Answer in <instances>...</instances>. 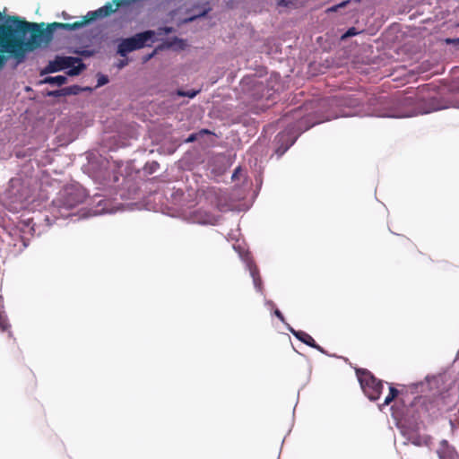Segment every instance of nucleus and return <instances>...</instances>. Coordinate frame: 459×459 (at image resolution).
I'll return each instance as SVG.
<instances>
[{
    "instance_id": "nucleus-29",
    "label": "nucleus",
    "mask_w": 459,
    "mask_h": 459,
    "mask_svg": "<svg viewBox=\"0 0 459 459\" xmlns=\"http://www.w3.org/2000/svg\"><path fill=\"white\" fill-rule=\"evenodd\" d=\"M127 64H128L127 59H123V60H120V61L116 65V66H117L118 69H122L123 67H125L126 65H127Z\"/></svg>"
},
{
    "instance_id": "nucleus-44",
    "label": "nucleus",
    "mask_w": 459,
    "mask_h": 459,
    "mask_svg": "<svg viewBox=\"0 0 459 459\" xmlns=\"http://www.w3.org/2000/svg\"><path fill=\"white\" fill-rule=\"evenodd\" d=\"M1 53H3L2 51H0Z\"/></svg>"
},
{
    "instance_id": "nucleus-30",
    "label": "nucleus",
    "mask_w": 459,
    "mask_h": 459,
    "mask_svg": "<svg viewBox=\"0 0 459 459\" xmlns=\"http://www.w3.org/2000/svg\"><path fill=\"white\" fill-rule=\"evenodd\" d=\"M7 62V57L0 54V70H2Z\"/></svg>"
},
{
    "instance_id": "nucleus-8",
    "label": "nucleus",
    "mask_w": 459,
    "mask_h": 459,
    "mask_svg": "<svg viewBox=\"0 0 459 459\" xmlns=\"http://www.w3.org/2000/svg\"><path fill=\"white\" fill-rule=\"evenodd\" d=\"M233 248L238 252L240 259L245 264L246 268L249 271L250 276L253 279V283L255 290L262 292V280L259 275V271L256 265L254 264L249 252L245 250V247L241 244H234Z\"/></svg>"
},
{
    "instance_id": "nucleus-9",
    "label": "nucleus",
    "mask_w": 459,
    "mask_h": 459,
    "mask_svg": "<svg viewBox=\"0 0 459 459\" xmlns=\"http://www.w3.org/2000/svg\"><path fill=\"white\" fill-rule=\"evenodd\" d=\"M299 134L294 131V126L288 127L285 131L280 133L276 136V141L279 146L276 149V153L280 157L294 144Z\"/></svg>"
},
{
    "instance_id": "nucleus-11",
    "label": "nucleus",
    "mask_w": 459,
    "mask_h": 459,
    "mask_svg": "<svg viewBox=\"0 0 459 459\" xmlns=\"http://www.w3.org/2000/svg\"><path fill=\"white\" fill-rule=\"evenodd\" d=\"M437 454L439 459H459L455 447L445 439L439 442Z\"/></svg>"
},
{
    "instance_id": "nucleus-25",
    "label": "nucleus",
    "mask_w": 459,
    "mask_h": 459,
    "mask_svg": "<svg viewBox=\"0 0 459 459\" xmlns=\"http://www.w3.org/2000/svg\"><path fill=\"white\" fill-rule=\"evenodd\" d=\"M117 181H118V175L117 173H113L112 179L109 178L106 185H108V186H112L113 184L117 183Z\"/></svg>"
},
{
    "instance_id": "nucleus-39",
    "label": "nucleus",
    "mask_w": 459,
    "mask_h": 459,
    "mask_svg": "<svg viewBox=\"0 0 459 459\" xmlns=\"http://www.w3.org/2000/svg\"><path fill=\"white\" fill-rule=\"evenodd\" d=\"M62 17H63L65 20H68V19H70V18H71V16H70L68 13H66L65 12H63V13H62Z\"/></svg>"
},
{
    "instance_id": "nucleus-2",
    "label": "nucleus",
    "mask_w": 459,
    "mask_h": 459,
    "mask_svg": "<svg viewBox=\"0 0 459 459\" xmlns=\"http://www.w3.org/2000/svg\"><path fill=\"white\" fill-rule=\"evenodd\" d=\"M85 189L77 183L65 186L52 202L51 214L54 218H71L75 221L79 219L90 216L100 215L103 213H113L116 212L110 200L95 195L90 202L91 208H82L79 211L74 210L86 198Z\"/></svg>"
},
{
    "instance_id": "nucleus-31",
    "label": "nucleus",
    "mask_w": 459,
    "mask_h": 459,
    "mask_svg": "<svg viewBox=\"0 0 459 459\" xmlns=\"http://www.w3.org/2000/svg\"><path fill=\"white\" fill-rule=\"evenodd\" d=\"M337 10H338V6H337V4H335V5H333V6L329 7L326 10V12L327 13H333V12H336Z\"/></svg>"
},
{
    "instance_id": "nucleus-10",
    "label": "nucleus",
    "mask_w": 459,
    "mask_h": 459,
    "mask_svg": "<svg viewBox=\"0 0 459 459\" xmlns=\"http://www.w3.org/2000/svg\"><path fill=\"white\" fill-rule=\"evenodd\" d=\"M76 61H78V57L57 56L54 60L48 62L41 74L62 71L74 65Z\"/></svg>"
},
{
    "instance_id": "nucleus-24",
    "label": "nucleus",
    "mask_w": 459,
    "mask_h": 459,
    "mask_svg": "<svg viewBox=\"0 0 459 459\" xmlns=\"http://www.w3.org/2000/svg\"><path fill=\"white\" fill-rule=\"evenodd\" d=\"M359 32L357 31V30L352 27V28H350L342 36V38H348V37H352V36H355L357 35Z\"/></svg>"
},
{
    "instance_id": "nucleus-38",
    "label": "nucleus",
    "mask_w": 459,
    "mask_h": 459,
    "mask_svg": "<svg viewBox=\"0 0 459 459\" xmlns=\"http://www.w3.org/2000/svg\"><path fill=\"white\" fill-rule=\"evenodd\" d=\"M278 4L281 5V6H287L288 5V2L286 0H280L278 2Z\"/></svg>"
},
{
    "instance_id": "nucleus-13",
    "label": "nucleus",
    "mask_w": 459,
    "mask_h": 459,
    "mask_svg": "<svg viewBox=\"0 0 459 459\" xmlns=\"http://www.w3.org/2000/svg\"><path fill=\"white\" fill-rule=\"evenodd\" d=\"M221 193H217L215 190H210L207 193L206 200L209 201V206L215 207L220 212H225L229 208L226 204L221 202Z\"/></svg>"
},
{
    "instance_id": "nucleus-36",
    "label": "nucleus",
    "mask_w": 459,
    "mask_h": 459,
    "mask_svg": "<svg viewBox=\"0 0 459 459\" xmlns=\"http://www.w3.org/2000/svg\"><path fill=\"white\" fill-rule=\"evenodd\" d=\"M265 306H267L268 307H273L274 304L273 301L271 300H265Z\"/></svg>"
},
{
    "instance_id": "nucleus-27",
    "label": "nucleus",
    "mask_w": 459,
    "mask_h": 459,
    "mask_svg": "<svg viewBox=\"0 0 459 459\" xmlns=\"http://www.w3.org/2000/svg\"><path fill=\"white\" fill-rule=\"evenodd\" d=\"M199 136L198 133L191 134L186 140V143H193L196 141L197 137Z\"/></svg>"
},
{
    "instance_id": "nucleus-14",
    "label": "nucleus",
    "mask_w": 459,
    "mask_h": 459,
    "mask_svg": "<svg viewBox=\"0 0 459 459\" xmlns=\"http://www.w3.org/2000/svg\"><path fill=\"white\" fill-rule=\"evenodd\" d=\"M287 329L300 342L307 346H316V342L311 335L303 331H296L290 325L286 324Z\"/></svg>"
},
{
    "instance_id": "nucleus-42",
    "label": "nucleus",
    "mask_w": 459,
    "mask_h": 459,
    "mask_svg": "<svg viewBox=\"0 0 459 459\" xmlns=\"http://www.w3.org/2000/svg\"><path fill=\"white\" fill-rule=\"evenodd\" d=\"M176 195H183V193H182V192H179V191H176Z\"/></svg>"
},
{
    "instance_id": "nucleus-18",
    "label": "nucleus",
    "mask_w": 459,
    "mask_h": 459,
    "mask_svg": "<svg viewBox=\"0 0 459 459\" xmlns=\"http://www.w3.org/2000/svg\"><path fill=\"white\" fill-rule=\"evenodd\" d=\"M198 92H199V91H185L178 90L177 91V95L181 96V97H188L190 99H193V98H195L198 94Z\"/></svg>"
},
{
    "instance_id": "nucleus-37",
    "label": "nucleus",
    "mask_w": 459,
    "mask_h": 459,
    "mask_svg": "<svg viewBox=\"0 0 459 459\" xmlns=\"http://www.w3.org/2000/svg\"><path fill=\"white\" fill-rule=\"evenodd\" d=\"M312 348L316 349L320 352H323V353L325 352L324 349L316 343V346H312Z\"/></svg>"
},
{
    "instance_id": "nucleus-23",
    "label": "nucleus",
    "mask_w": 459,
    "mask_h": 459,
    "mask_svg": "<svg viewBox=\"0 0 459 459\" xmlns=\"http://www.w3.org/2000/svg\"><path fill=\"white\" fill-rule=\"evenodd\" d=\"M48 96L52 97H60V96H65L64 88L61 90L52 91L48 93Z\"/></svg>"
},
{
    "instance_id": "nucleus-15",
    "label": "nucleus",
    "mask_w": 459,
    "mask_h": 459,
    "mask_svg": "<svg viewBox=\"0 0 459 459\" xmlns=\"http://www.w3.org/2000/svg\"><path fill=\"white\" fill-rule=\"evenodd\" d=\"M67 82L65 75L48 76L41 81V83L61 86Z\"/></svg>"
},
{
    "instance_id": "nucleus-6",
    "label": "nucleus",
    "mask_w": 459,
    "mask_h": 459,
    "mask_svg": "<svg viewBox=\"0 0 459 459\" xmlns=\"http://www.w3.org/2000/svg\"><path fill=\"white\" fill-rule=\"evenodd\" d=\"M155 34L153 30H145L132 37L122 39L117 45V52L119 56L125 57L132 51L149 46L148 41L152 42Z\"/></svg>"
},
{
    "instance_id": "nucleus-16",
    "label": "nucleus",
    "mask_w": 459,
    "mask_h": 459,
    "mask_svg": "<svg viewBox=\"0 0 459 459\" xmlns=\"http://www.w3.org/2000/svg\"><path fill=\"white\" fill-rule=\"evenodd\" d=\"M86 68L82 59L78 57V61L72 66L68 67L67 74L70 76H75L80 74Z\"/></svg>"
},
{
    "instance_id": "nucleus-32",
    "label": "nucleus",
    "mask_w": 459,
    "mask_h": 459,
    "mask_svg": "<svg viewBox=\"0 0 459 459\" xmlns=\"http://www.w3.org/2000/svg\"><path fill=\"white\" fill-rule=\"evenodd\" d=\"M349 3H350V0H346V1H343V2H342V3H340V4H337L338 9H339V8H342V7L346 6Z\"/></svg>"
},
{
    "instance_id": "nucleus-5",
    "label": "nucleus",
    "mask_w": 459,
    "mask_h": 459,
    "mask_svg": "<svg viewBox=\"0 0 459 459\" xmlns=\"http://www.w3.org/2000/svg\"><path fill=\"white\" fill-rule=\"evenodd\" d=\"M178 216L183 220L200 225H215L220 216L213 213L205 203L200 201L196 204L181 205L178 208Z\"/></svg>"
},
{
    "instance_id": "nucleus-3",
    "label": "nucleus",
    "mask_w": 459,
    "mask_h": 459,
    "mask_svg": "<svg viewBox=\"0 0 459 459\" xmlns=\"http://www.w3.org/2000/svg\"><path fill=\"white\" fill-rule=\"evenodd\" d=\"M39 24L21 21L18 16L3 15L0 12V51L7 52L16 65L25 61L28 54L35 50V35L25 40L30 30H39Z\"/></svg>"
},
{
    "instance_id": "nucleus-17",
    "label": "nucleus",
    "mask_w": 459,
    "mask_h": 459,
    "mask_svg": "<svg viewBox=\"0 0 459 459\" xmlns=\"http://www.w3.org/2000/svg\"><path fill=\"white\" fill-rule=\"evenodd\" d=\"M398 394V390L393 386L389 388V394L385 397L384 403L381 406L388 405Z\"/></svg>"
},
{
    "instance_id": "nucleus-1",
    "label": "nucleus",
    "mask_w": 459,
    "mask_h": 459,
    "mask_svg": "<svg viewBox=\"0 0 459 459\" xmlns=\"http://www.w3.org/2000/svg\"><path fill=\"white\" fill-rule=\"evenodd\" d=\"M444 108L437 99L435 87L430 84H424L395 97L393 100L392 107L387 110H373L362 113L360 110L354 109L353 111H342L334 117L374 115L377 117L403 118L429 114Z\"/></svg>"
},
{
    "instance_id": "nucleus-26",
    "label": "nucleus",
    "mask_w": 459,
    "mask_h": 459,
    "mask_svg": "<svg viewBox=\"0 0 459 459\" xmlns=\"http://www.w3.org/2000/svg\"><path fill=\"white\" fill-rule=\"evenodd\" d=\"M157 53V49L153 50L152 53L143 56V63H146L148 62L150 59H152Z\"/></svg>"
},
{
    "instance_id": "nucleus-35",
    "label": "nucleus",
    "mask_w": 459,
    "mask_h": 459,
    "mask_svg": "<svg viewBox=\"0 0 459 459\" xmlns=\"http://www.w3.org/2000/svg\"><path fill=\"white\" fill-rule=\"evenodd\" d=\"M208 134H211V132L207 129H202L201 131L198 132L199 135Z\"/></svg>"
},
{
    "instance_id": "nucleus-19",
    "label": "nucleus",
    "mask_w": 459,
    "mask_h": 459,
    "mask_svg": "<svg viewBox=\"0 0 459 459\" xmlns=\"http://www.w3.org/2000/svg\"><path fill=\"white\" fill-rule=\"evenodd\" d=\"M80 91L79 86L74 85L64 88V91L65 95L77 94Z\"/></svg>"
},
{
    "instance_id": "nucleus-12",
    "label": "nucleus",
    "mask_w": 459,
    "mask_h": 459,
    "mask_svg": "<svg viewBox=\"0 0 459 459\" xmlns=\"http://www.w3.org/2000/svg\"><path fill=\"white\" fill-rule=\"evenodd\" d=\"M360 95V93H353L342 96L340 100H335V105L356 108L362 102Z\"/></svg>"
},
{
    "instance_id": "nucleus-34",
    "label": "nucleus",
    "mask_w": 459,
    "mask_h": 459,
    "mask_svg": "<svg viewBox=\"0 0 459 459\" xmlns=\"http://www.w3.org/2000/svg\"><path fill=\"white\" fill-rule=\"evenodd\" d=\"M240 170H241V169H240V168H237V169L234 170V172H233V174H232V178H233V179H234L235 178H237V176H238V173L240 172Z\"/></svg>"
},
{
    "instance_id": "nucleus-40",
    "label": "nucleus",
    "mask_w": 459,
    "mask_h": 459,
    "mask_svg": "<svg viewBox=\"0 0 459 459\" xmlns=\"http://www.w3.org/2000/svg\"><path fill=\"white\" fill-rule=\"evenodd\" d=\"M459 42V38L456 39H448L447 42Z\"/></svg>"
},
{
    "instance_id": "nucleus-33",
    "label": "nucleus",
    "mask_w": 459,
    "mask_h": 459,
    "mask_svg": "<svg viewBox=\"0 0 459 459\" xmlns=\"http://www.w3.org/2000/svg\"><path fill=\"white\" fill-rule=\"evenodd\" d=\"M207 12H208V10H205V11H204L201 14L196 15V16H194V17H191V18H189L187 21H193V20H195L196 17L204 16V15H205V14L207 13Z\"/></svg>"
},
{
    "instance_id": "nucleus-7",
    "label": "nucleus",
    "mask_w": 459,
    "mask_h": 459,
    "mask_svg": "<svg viewBox=\"0 0 459 459\" xmlns=\"http://www.w3.org/2000/svg\"><path fill=\"white\" fill-rule=\"evenodd\" d=\"M356 374L361 389L368 399L371 401L378 399L383 389V384L381 381L377 380L366 369H357Z\"/></svg>"
},
{
    "instance_id": "nucleus-28",
    "label": "nucleus",
    "mask_w": 459,
    "mask_h": 459,
    "mask_svg": "<svg viewBox=\"0 0 459 459\" xmlns=\"http://www.w3.org/2000/svg\"><path fill=\"white\" fill-rule=\"evenodd\" d=\"M273 314L282 322V323H285V319H284V316L283 315L281 314V312L279 310V309H274L273 311Z\"/></svg>"
},
{
    "instance_id": "nucleus-21",
    "label": "nucleus",
    "mask_w": 459,
    "mask_h": 459,
    "mask_svg": "<svg viewBox=\"0 0 459 459\" xmlns=\"http://www.w3.org/2000/svg\"><path fill=\"white\" fill-rule=\"evenodd\" d=\"M108 82V78L104 74H98L97 87L103 86Z\"/></svg>"
},
{
    "instance_id": "nucleus-22",
    "label": "nucleus",
    "mask_w": 459,
    "mask_h": 459,
    "mask_svg": "<svg viewBox=\"0 0 459 459\" xmlns=\"http://www.w3.org/2000/svg\"><path fill=\"white\" fill-rule=\"evenodd\" d=\"M173 28L172 27H162V28H160L158 30V35H167V34H169L173 31Z\"/></svg>"
},
{
    "instance_id": "nucleus-20",
    "label": "nucleus",
    "mask_w": 459,
    "mask_h": 459,
    "mask_svg": "<svg viewBox=\"0 0 459 459\" xmlns=\"http://www.w3.org/2000/svg\"><path fill=\"white\" fill-rule=\"evenodd\" d=\"M160 165L157 161H152L151 163L146 164L145 169L148 170L149 173H153L159 169Z\"/></svg>"
},
{
    "instance_id": "nucleus-41",
    "label": "nucleus",
    "mask_w": 459,
    "mask_h": 459,
    "mask_svg": "<svg viewBox=\"0 0 459 459\" xmlns=\"http://www.w3.org/2000/svg\"><path fill=\"white\" fill-rule=\"evenodd\" d=\"M75 54H82L84 55L85 52H80V51H74Z\"/></svg>"
},
{
    "instance_id": "nucleus-43",
    "label": "nucleus",
    "mask_w": 459,
    "mask_h": 459,
    "mask_svg": "<svg viewBox=\"0 0 459 459\" xmlns=\"http://www.w3.org/2000/svg\"><path fill=\"white\" fill-rule=\"evenodd\" d=\"M457 356H459V350H458V353H457Z\"/></svg>"
},
{
    "instance_id": "nucleus-4",
    "label": "nucleus",
    "mask_w": 459,
    "mask_h": 459,
    "mask_svg": "<svg viewBox=\"0 0 459 459\" xmlns=\"http://www.w3.org/2000/svg\"><path fill=\"white\" fill-rule=\"evenodd\" d=\"M137 0H113L112 3H108L102 7L89 12L85 16L82 18L80 22H76L74 23H60V22H53L48 25V27L40 30L39 33L35 35V49L41 47L42 45H48L53 39L54 33L56 30L62 29L66 30H77L91 22H93L99 18H104L113 13H115L119 6L122 5H129Z\"/></svg>"
}]
</instances>
